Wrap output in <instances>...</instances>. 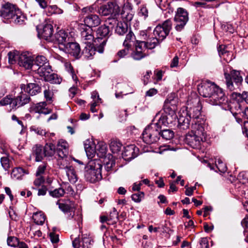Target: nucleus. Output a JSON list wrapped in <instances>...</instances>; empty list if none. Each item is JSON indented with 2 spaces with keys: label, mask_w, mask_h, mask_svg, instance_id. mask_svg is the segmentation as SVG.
I'll return each instance as SVG.
<instances>
[{
  "label": "nucleus",
  "mask_w": 248,
  "mask_h": 248,
  "mask_svg": "<svg viewBox=\"0 0 248 248\" xmlns=\"http://www.w3.org/2000/svg\"><path fill=\"white\" fill-rule=\"evenodd\" d=\"M160 131L156 124H151L142 133L143 141L149 144L157 142L160 137Z\"/></svg>",
  "instance_id": "8"
},
{
  "label": "nucleus",
  "mask_w": 248,
  "mask_h": 248,
  "mask_svg": "<svg viewBox=\"0 0 248 248\" xmlns=\"http://www.w3.org/2000/svg\"><path fill=\"white\" fill-rule=\"evenodd\" d=\"M19 239L15 236H9L7 238V244L12 247H17Z\"/></svg>",
  "instance_id": "51"
},
{
  "label": "nucleus",
  "mask_w": 248,
  "mask_h": 248,
  "mask_svg": "<svg viewBox=\"0 0 248 248\" xmlns=\"http://www.w3.org/2000/svg\"><path fill=\"white\" fill-rule=\"evenodd\" d=\"M188 19V14L187 11L183 8H178L174 17L175 30L178 31L183 30Z\"/></svg>",
  "instance_id": "10"
},
{
  "label": "nucleus",
  "mask_w": 248,
  "mask_h": 248,
  "mask_svg": "<svg viewBox=\"0 0 248 248\" xmlns=\"http://www.w3.org/2000/svg\"><path fill=\"white\" fill-rule=\"evenodd\" d=\"M84 25L87 28H92L99 25L101 23V19L96 15L90 14L84 18Z\"/></svg>",
  "instance_id": "22"
},
{
  "label": "nucleus",
  "mask_w": 248,
  "mask_h": 248,
  "mask_svg": "<svg viewBox=\"0 0 248 248\" xmlns=\"http://www.w3.org/2000/svg\"><path fill=\"white\" fill-rule=\"evenodd\" d=\"M121 15L123 18L125 19L126 22L130 21L133 17L132 10L129 8H126L125 7L123 8Z\"/></svg>",
  "instance_id": "36"
},
{
  "label": "nucleus",
  "mask_w": 248,
  "mask_h": 248,
  "mask_svg": "<svg viewBox=\"0 0 248 248\" xmlns=\"http://www.w3.org/2000/svg\"><path fill=\"white\" fill-rule=\"evenodd\" d=\"M59 158L58 159V165L61 169L66 170L67 168L71 167L70 165L71 161L70 156L68 155V151L65 150L63 152H59L58 154Z\"/></svg>",
  "instance_id": "20"
},
{
  "label": "nucleus",
  "mask_w": 248,
  "mask_h": 248,
  "mask_svg": "<svg viewBox=\"0 0 248 248\" xmlns=\"http://www.w3.org/2000/svg\"><path fill=\"white\" fill-rule=\"evenodd\" d=\"M13 101H14V98L10 95H7L0 100V104L1 106L10 105L11 108V110H12L13 109Z\"/></svg>",
  "instance_id": "44"
},
{
  "label": "nucleus",
  "mask_w": 248,
  "mask_h": 248,
  "mask_svg": "<svg viewBox=\"0 0 248 248\" xmlns=\"http://www.w3.org/2000/svg\"><path fill=\"white\" fill-rule=\"evenodd\" d=\"M46 63H49L48 62L46 58L44 56H37L34 61L35 65L38 66V67L43 66L46 64Z\"/></svg>",
  "instance_id": "40"
},
{
  "label": "nucleus",
  "mask_w": 248,
  "mask_h": 248,
  "mask_svg": "<svg viewBox=\"0 0 248 248\" xmlns=\"http://www.w3.org/2000/svg\"><path fill=\"white\" fill-rule=\"evenodd\" d=\"M46 163H43V164L40 165L38 167V168H37V170H36V176H42L41 175L43 174L45 172V171L46 170Z\"/></svg>",
  "instance_id": "57"
},
{
  "label": "nucleus",
  "mask_w": 248,
  "mask_h": 248,
  "mask_svg": "<svg viewBox=\"0 0 248 248\" xmlns=\"http://www.w3.org/2000/svg\"><path fill=\"white\" fill-rule=\"evenodd\" d=\"M24 91L30 95L34 96L41 92V87L36 83H30L25 86Z\"/></svg>",
  "instance_id": "26"
},
{
  "label": "nucleus",
  "mask_w": 248,
  "mask_h": 248,
  "mask_svg": "<svg viewBox=\"0 0 248 248\" xmlns=\"http://www.w3.org/2000/svg\"><path fill=\"white\" fill-rule=\"evenodd\" d=\"M160 136L164 139L170 140L174 136V132L170 129L161 130Z\"/></svg>",
  "instance_id": "41"
},
{
  "label": "nucleus",
  "mask_w": 248,
  "mask_h": 248,
  "mask_svg": "<svg viewBox=\"0 0 248 248\" xmlns=\"http://www.w3.org/2000/svg\"><path fill=\"white\" fill-rule=\"evenodd\" d=\"M118 22L119 21L115 18H108L104 24L107 26H108L109 28V30L111 31L114 27L117 26Z\"/></svg>",
  "instance_id": "50"
},
{
  "label": "nucleus",
  "mask_w": 248,
  "mask_h": 248,
  "mask_svg": "<svg viewBox=\"0 0 248 248\" xmlns=\"http://www.w3.org/2000/svg\"><path fill=\"white\" fill-rule=\"evenodd\" d=\"M27 173L26 171L22 168H16L13 170L11 173V177L15 179H21L22 177Z\"/></svg>",
  "instance_id": "33"
},
{
  "label": "nucleus",
  "mask_w": 248,
  "mask_h": 248,
  "mask_svg": "<svg viewBox=\"0 0 248 248\" xmlns=\"http://www.w3.org/2000/svg\"><path fill=\"white\" fill-rule=\"evenodd\" d=\"M156 5L162 10L170 7V3L168 0H155Z\"/></svg>",
  "instance_id": "48"
},
{
  "label": "nucleus",
  "mask_w": 248,
  "mask_h": 248,
  "mask_svg": "<svg viewBox=\"0 0 248 248\" xmlns=\"http://www.w3.org/2000/svg\"><path fill=\"white\" fill-rule=\"evenodd\" d=\"M60 49L73 56L76 59H79L81 56V49L79 44L72 41H69Z\"/></svg>",
  "instance_id": "15"
},
{
  "label": "nucleus",
  "mask_w": 248,
  "mask_h": 248,
  "mask_svg": "<svg viewBox=\"0 0 248 248\" xmlns=\"http://www.w3.org/2000/svg\"><path fill=\"white\" fill-rule=\"evenodd\" d=\"M108 217L110 221V222L108 223V224H114L117 223L118 220V213L115 208H113V211L110 212Z\"/></svg>",
  "instance_id": "43"
},
{
  "label": "nucleus",
  "mask_w": 248,
  "mask_h": 248,
  "mask_svg": "<svg viewBox=\"0 0 248 248\" xmlns=\"http://www.w3.org/2000/svg\"><path fill=\"white\" fill-rule=\"evenodd\" d=\"M45 156L43 146L40 145H35L32 148L30 159L34 158L36 162H40L43 160Z\"/></svg>",
  "instance_id": "23"
},
{
  "label": "nucleus",
  "mask_w": 248,
  "mask_h": 248,
  "mask_svg": "<svg viewBox=\"0 0 248 248\" xmlns=\"http://www.w3.org/2000/svg\"><path fill=\"white\" fill-rule=\"evenodd\" d=\"M49 236L51 240V241L53 243H57L59 242V235L56 234L53 232H50L49 233Z\"/></svg>",
  "instance_id": "64"
},
{
  "label": "nucleus",
  "mask_w": 248,
  "mask_h": 248,
  "mask_svg": "<svg viewBox=\"0 0 248 248\" xmlns=\"http://www.w3.org/2000/svg\"><path fill=\"white\" fill-rule=\"evenodd\" d=\"M47 190L48 189L46 186L44 185L42 186L41 187L38 189L37 195L38 196L46 195Z\"/></svg>",
  "instance_id": "61"
},
{
  "label": "nucleus",
  "mask_w": 248,
  "mask_h": 248,
  "mask_svg": "<svg viewBox=\"0 0 248 248\" xmlns=\"http://www.w3.org/2000/svg\"><path fill=\"white\" fill-rule=\"evenodd\" d=\"M1 166L5 170L9 168V159L7 157H2L0 159Z\"/></svg>",
  "instance_id": "58"
},
{
  "label": "nucleus",
  "mask_w": 248,
  "mask_h": 248,
  "mask_svg": "<svg viewBox=\"0 0 248 248\" xmlns=\"http://www.w3.org/2000/svg\"><path fill=\"white\" fill-rule=\"evenodd\" d=\"M198 101L197 105L193 108H190L187 112H186L188 116H191L193 119H198L201 116L202 106L200 104V101Z\"/></svg>",
  "instance_id": "27"
},
{
  "label": "nucleus",
  "mask_w": 248,
  "mask_h": 248,
  "mask_svg": "<svg viewBox=\"0 0 248 248\" xmlns=\"http://www.w3.org/2000/svg\"><path fill=\"white\" fill-rule=\"evenodd\" d=\"M138 151V148L135 145H130L125 148L123 155L127 157V159H133L137 156Z\"/></svg>",
  "instance_id": "28"
},
{
  "label": "nucleus",
  "mask_w": 248,
  "mask_h": 248,
  "mask_svg": "<svg viewBox=\"0 0 248 248\" xmlns=\"http://www.w3.org/2000/svg\"><path fill=\"white\" fill-rule=\"evenodd\" d=\"M37 73L47 82L52 84H60L62 78L57 74L52 73V69L49 63H46L43 66L38 67Z\"/></svg>",
  "instance_id": "9"
},
{
  "label": "nucleus",
  "mask_w": 248,
  "mask_h": 248,
  "mask_svg": "<svg viewBox=\"0 0 248 248\" xmlns=\"http://www.w3.org/2000/svg\"><path fill=\"white\" fill-rule=\"evenodd\" d=\"M106 44V40H103L97 46H94L93 44L86 45L81 55L82 54L86 59H92L96 51H98L100 53H102L104 52Z\"/></svg>",
  "instance_id": "12"
},
{
  "label": "nucleus",
  "mask_w": 248,
  "mask_h": 248,
  "mask_svg": "<svg viewBox=\"0 0 248 248\" xmlns=\"http://www.w3.org/2000/svg\"><path fill=\"white\" fill-rule=\"evenodd\" d=\"M157 40L150 39V41H137L135 49L131 53L132 58L135 60L139 61L148 56V49H152L156 46Z\"/></svg>",
  "instance_id": "4"
},
{
  "label": "nucleus",
  "mask_w": 248,
  "mask_h": 248,
  "mask_svg": "<svg viewBox=\"0 0 248 248\" xmlns=\"http://www.w3.org/2000/svg\"><path fill=\"white\" fill-rule=\"evenodd\" d=\"M53 40L51 42L59 45L60 48L64 46L69 41H72L73 38L69 32L61 30L54 34Z\"/></svg>",
  "instance_id": "13"
},
{
  "label": "nucleus",
  "mask_w": 248,
  "mask_h": 248,
  "mask_svg": "<svg viewBox=\"0 0 248 248\" xmlns=\"http://www.w3.org/2000/svg\"><path fill=\"white\" fill-rule=\"evenodd\" d=\"M144 193L140 192L139 193H135L132 195L131 198L135 202H140L141 201V198L144 197Z\"/></svg>",
  "instance_id": "55"
},
{
  "label": "nucleus",
  "mask_w": 248,
  "mask_h": 248,
  "mask_svg": "<svg viewBox=\"0 0 248 248\" xmlns=\"http://www.w3.org/2000/svg\"><path fill=\"white\" fill-rule=\"evenodd\" d=\"M129 47H125V48L119 50L117 54V56L120 58L124 57L128 54L129 51Z\"/></svg>",
  "instance_id": "63"
},
{
  "label": "nucleus",
  "mask_w": 248,
  "mask_h": 248,
  "mask_svg": "<svg viewBox=\"0 0 248 248\" xmlns=\"http://www.w3.org/2000/svg\"><path fill=\"white\" fill-rule=\"evenodd\" d=\"M172 25L171 20L168 19L156 26L154 30L155 37L152 39H155L157 40L156 46L169 35L172 29Z\"/></svg>",
  "instance_id": "7"
},
{
  "label": "nucleus",
  "mask_w": 248,
  "mask_h": 248,
  "mask_svg": "<svg viewBox=\"0 0 248 248\" xmlns=\"http://www.w3.org/2000/svg\"><path fill=\"white\" fill-rule=\"evenodd\" d=\"M64 66L67 71L70 74L73 79L75 81L78 80V78L75 73L73 68L71 65V64L69 62H65Z\"/></svg>",
  "instance_id": "46"
},
{
  "label": "nucleus",
  "mask_w": 248,
  "mask_h": 248,
  "mask_svg": "<svg viewBox=\"0 0 248 248\" xmlns=\"http://www.w3.org/2000/svg\"><path fill=\"white\" fill-rule=\"evenodd\" d=\"M85 150L88 158H93L96 153V146L93 145V146L86 145Z\"/></svg>",
  "instance_id": "42"
},
{
  "label": "nucleus",
  "mask_w": 248,
  "mask_h": 248,
  "mask_svg": "<svg viewBox=\"0 0 248 248\" xmlns=\"http://www.w3.org/2000/svg\"><path fill=\"white\" fill-rule=\"evenodd\" d=\"M43 88L44 97L46 101L52 102L54 95L52 87L46 84L44 85Z\"/></svg>",
  "instance_id": "29"
},
{
  "label": "nucleus",
  "mask_w": 248,
  "mask_h": 248,
  "mask_svg": "<svg viewBox=\"0 0 248 248\" xmlns=\"http://www.w3.org/2000/svg\"><path fill=\"white\" fill-rule=\"evenodd\" d=\"M79 228V233H81V241L80 240L79 235L76 237L73 241L72 244L74 248H79L82 247V248H89L91 245L92 239L88 234H83L81 230L82 228L78 224Z\"/></svg>",
  "instance_id": "14"
},
{
  "label": "nucleus",
  "mask_w": 248,
  "mask_h": 248,
  "mask_svg": "<svg viewBox=\"0 0 248 248\" xmlns=\"http://www.w3.org/2000/svg\"><path fill=\"white\" fill-rule=\"evenodd\" d=\"M37 29L38 30V36L40 37L48 42H51L53 41L54 37V35H53V28L51 24H46L40 29L38 27H37Z\"/></svg>",
  "instance_id": "16"
},
{
  "label": "nucleus",
  "mask_w": 248,
  "mask_h": 248,
  "mask_svg": "<svg viewBox=\"0 0 248 248\" xmlns=\"http://www.w3.org/2000/svg\"><path fill=\"white\" fill-rule=\"evenodd\" d=\"M206 136L202 124L195 121L192 124L191 131L186 135V142L192 148L198 149L201 143L205 140Z\"/></svg>",
  "instance_id": "2"
},
{
  "label": "nucleus",
  "mask_w": 248,
  "mask_h": 248,
  "mask_svg": "<svg viewBox=\"0 0 248 248\" xmlns=\"http://www.w3.org/2000/svg\"><path fill=\"white\" fill-rule=\"evenodd\" d=\"M165 114L162 115L157 120V122L152 123L156 124L158 128L161 130L162 125L167 126L171 124L173 120L175 119L176 115L174 110L167 106L164 108Z\"/></svg>",
  "instance_id": "11"
},
{
  "label": "nucleus",
  "mask_w": 248,
  "mask_h": 248,
  "mask_svg": "<svg viewBox=\"0 0 248 248\" xmlns=\"http://www.w3.org/2000/svg\"><path fill=\"white\" fill-rule=\"evenodd\" d=\"M31 100L29 95L23 93H20L16 97L14 98L13 109L16 110L17 108L28 104Z\"/></svg>",
  "instance_id": "19"
},
{
  "label": "nucleus",
  "mask_w": 248,
  "mask_h": 248,
  "mask_svg": "<svg viewBox=\"0 0 248 248\" xmlns=\"http://www.w3.org/2000/svg\"><path fill=\"white\" fill-rule=\"evenodd\" d=\"M119 7L115 2H108L98 8L97 13L100 15L106 16L119 12Z\"/></svg>",
  "instance_id": "17"
},
{
  "label": "nucleus",
  "mask_w": 248,
  "mask_h": 248,
  "mask_svg": "<svg viewBox=\"0 0 248 248\" xmlns=\"http://www.w3.org/2000/svg\"><path fill=\"white\" fill-rule=\"evenodd\" d=\"M128 30L127 24L125 22H118L115 29L116 32L121 35L126 33Z\"/></svg>",
  "instance_id": "35"
},
{
  "label": "nucleus",
  "mask_w": 248,
  "mask_h": 248,
  "mask_svg": "<svg viewBox=\"0 0 248 248\" xmlns=\"http://www.w3.org/2000/svg\"><path fill=\"white\" fill-rule=\"evenodd\" d=\"M34 60L28 53H23L19 56L18 63L21 67L26 69H31L33 66Z\"/></svg>",
  "instance_id": "18"
},
{
  "label": "nucleus",
  "mask_w": 248,
  "mask_h": 248,
  "mask_svg": "<svg viewBox=\"0 0 248 248\" xmlns=\"http://www.w3.org/2000/svg\"><path fill=\"white\" fill-rule=\"evenodd\" d=\"M0 15L2 18L11 19L16 24H21L24 19V16L22 14L21 11L15 5L8 3L2 7L0 11Z\"/></svg>",
  "instance_id": "5"
},
{
  "label": "nucleus",
  "mask_w": 248,
  "mask_h": 248,
  "mask_svg": "<svg viewBox=\"0 0 248 248\" xmlns=\"http://www.w3.org/2000/svg\"><path fill=\"white\" fill-rule=\"evenodd\" d=\"M37 177V178H36L33 182V184L36 186H40L42 184L44 183L45 178L42 176Z\"/></svg>",
  "instance_id": "59"
},
{
  "label": "nucleus",
  "mask_w": 248,
  "mask_h": 248,
  "mask_svg": "<svg viewBox=\"0 0 248 248\" xmlns=\"http://www.w3.org/2000/svg\"><path fill=\"white\" fill-rule=\"evenodd\" d=\"M111 31L108 26L103 24L97 28L96 32L98 39L105 38L104 40H106L107 41V38L111 34Z\"/></svg>",
  "instance_id": "25"
},
{
  "label": "nucleus",
  "mask_w": 248,
  "mask_h": 248,
  "mask_svg": "<svg viewBox=\"0 0 248 248\" xmlns=\"http://www.w3.org/2000/svg\"><path fill=\"white\" fill-rule=\"evenodd\" d=\"M59 207L64 213H68L71 210V206L66 203H60Z\"/></svg>",
  "instance_id": "56"
},
{
  "label": "nucleus",
  "mask_w": 248,
  "mask_h": 248,
  "mask_svg": "<svg viewBox=\"0 0 248 248\" xmlns=\"http://www.w3.org/2000/svg\"><path fill=\"white\" fill-rule=\"evenodd\" d=\"M102 168L99 160L90 161L85 167L84 176L86 181L94 183L101 180L102 178Z\"/></svg>",
  "instance_id": "3"
},
{
  "label": "nucleus",
  "mask_w": 248,
  "mask_h": 248,
  "mask_svg": "<svg viewBox=\"0 0 248 248\" xmlns=\"http://www.w3.org/2000/svg\"><path fill=\"white\" fill-rule=\"evenodd\" d=\"M96 154L99 157L103 158L106 157L107 152V145L103 142L98 143L96 146Z\"/></svg>",
  "instance_id": "30"
},
{
  "label": "nucleus",
  "mask_w": 248,
  "mask_h": 248,
  "mask_svg": "<svg viewBox=\"0 0 248 248\" xmlns=\"http://www.w3.org/2000/svg\"><path fill=\"white\" fill-rule=\"evenodd\" d=\"M199 94L207 98L206 101L212 105H221L227 102V99L221 88L209 80L202 81L198 86Z\"/></svg>",
  "instance_id": "1"
},
{
  "label": "nucleus",
  "mask_w": 248,
  "mask_h": 248,
  "mask_svg": "<svg viewBox=\"0 0 248 248\" xmlns=\"http://www.w3.org/2000/svg\"><path fill=\"white\" fill-rule=\"evenodd\" d=\"M200 248H209L208 239L206 237L202 238L200 241Z\"/></svg>",
  "instance_id": "62"
},
{
  "label": "nucleus",
  "mask_w": 248,
  "mask_h": 248,
  "mask_svg": "<svg viewBox=\"0 0 248 248\" xmlns=\"http://www.w3.org/2000/svg\"><path fill=\"white\" fill-rule=\"evenodd\" d=\"M151 30V28L149 27L147 30L140 31L139 33L140 38L141 39L147 40L146 41H150V39L151 38L149 37V31H150Z\"/></svg>",
  "instance_id": "53"
},
{
  "label": "nucleus",
  "mask_w": 248,
  "mask_h": 248,
  "mask_svg": "<svg viewBox=\"0 0 248 248\" xmlns=\"http://www.w3.org/2000/svg\"><path fill=\"white\" fill-rule=\"evenodd\" d=\"M65 170L69 182L72 184L75 183L78 181V177L73 167L67 168Z\"/></svg>",
  "instance_id": "32"
},
{
  "label": "nucleus",
  "mask_w": 248,
  "mask_h": 248,
  "mask_svg": "<svg viewBox=\"0 0 248 248\" xmlns=\"http://www.w3.org/2000/svg\"><path fill=\"white\" fill-rule=\"evenodd\" d=\"M45 8V12L47 16H50L53 14H55V5H47Z\"/></svg>",
  "instance_id": "60"
},
{
  "label": "nucleus",
  "mask_w": 248,
  "mask_h": 248,
  "mask_svg": "<svg viewBox=\"0 0 248 248\" xmlns=\"http://www.w3.org/2000/svg\"><path fill=\"white\" fill-rule=\"evenodd\" d=\"M191 116H188L186 113L179 115L178 118V126L180 129L186 130L189 128Z\"/></svg>",
  "instance_id": "24"
},
{
  "label": "nucleus",
  "mask_w": 248,
  "mask_h": 248,
  "mask_svg": "<svg viewBox=\"0 0 248 248\" xmlns=\"http://www.w3.org/2000/svg\"><path fill=\"white\" fill-rule=\"evenodd\" d=\"M9 62L11 64H14L17 59L18 60L19 56L17 52L10 51L8 54Z\"/></svg>",
  "instance_id": "52"
},
{
  "label": "nucleus",
  "mask_w": 248,
  "mask_h": 248,
  "mask_svg": "<svg viewBox=\"0 0 248 248\" xmlns=\"http://www.w3.org/2000/svg\"><path fill=\"white\" fill-rule=\"evenodd\" d=\"M46 106L47 103L46 101L34 104L30 107V111L31 113H37L45 115L50 114L51 113L52 110L46 108Z\"/></svg>",
  "instance_id": "21"
},
{
  "label": "nucleus",
  "mask_w": 248,
  "mask_h": 248,
  "mask_svg": "<svg viewBox=\"0 0 248 248\" xmlns=\"http://www.w3.org/2000/svg\"><path fill=\"white\" fill-rule=\"evenodd\" d=\"M95 11L97 12V5L96 4H93L90 6L84 7L82 9V12L84 13H94Z\"/></svg>",
  "instance_id": "54"
},
{
  "label": "nucleus",
  "mask_w": 248,
  "mask_h": 248,
  "mask_svg": "<svg viewBox=\"0 0 248 248\" xmlns=\"http://www.w3.org/2000/svg\"><path fill=\"white\" fill-rule=\"evenodd\" d=\"M89 31L90 32L88 36H85V37H81L82 41L85 45L92 44V43L94 38L93 35V30L91 28H89Z\"/></svg>",
  "instance_id": "45"
},
{
  "label": "nucleus",
  "mask_w": 248,
  "mask_h": 248,
  "mask_svg": "<svg viewBox=\"0 0 248 248\" xmlns=\"http://www.w3.org/2000/svg\"><path fill=\"white\" fill-rule=\"evenodd\" d=\"M64 150L68 151V144L65 141L61 140L58 142L57 144L56 151L57 154H59V152H63Z\"/></svg>",
  "instance_id": "39"
},
{
  "label": "nucleus",
  "mask_w": 248,
  "mask_h": 248,
  "mask_svg": "<svg viewBox=\"0 0 248 248\" xmlns=\"http://www.w3.org/2000/svg\"><path fill=\"white\" fill-rule=\"evenodd\" d=\"M216 166L218 170L221 172L224 173L227 170L226 164L220 159H218L217 161H216Z\"/></svg>",
  "instance_id": "47"
},
{
  "label": "nucleus",
  "mask_w": 248,
  "mask_h": 248,
  "mask_svg": "<svg viewBox=\"0 0 248 248\" xmlns=\"http://www.w3.org/2000/svg\"><path fill=\"white\" fill-rule=\"evenodd\" d=\"M32 219L35 224L42 225L44 224L46 217L43 212H39L33 214Z\"/></svg>",
  "instance_id": "34"
},
{
  "label": "nucleus",
  "mask_w": 248,
  "mask_h": 248,
  "mask_svg": "<svg viewBox=\"0 0 248 248\" xmlns=\"http://www.w3.org/2000/svg\"><path fill=\"white\" fill-rule=\"evenodd\" d=\"M122 144L119 141L113 140L111 141L109 145L110 149L114 153H117L120 151L122 147Z\"/></svg>",
  "instance_id": "37"
},
{
  "label": "nucleus",
  "mask_w": 248,
  "mask_h": 248,
  "mask_svg": "<svg viewBox=\"0 0 248 248\" xmlns=\"http://www.w3.org/2000/svg\"><path fill=\"white\" fill-rule=\"evenodd\" d=\"M43 149L45 156H51L56 151V146L52 143H46Z\"/></svg>",
  "instance_id": "31"
},
{
  "label": "nucleus",
  "mask_w": 248,
  "mask_h": 248,
  "mask_svg": "<svg viewBox=\"0 0 248 248\" xmlns=\"http://www.w3.org/2000/svg\"><path fill=\"white\" fill-rule=\"evenodd\" d=\"M224 76L227 88L231 91L238 89L243 81L239 72L235 70H232L229 73L225 70Z\"/></svg>",
  "instance_id": "6"
},
{
  "label": "nucleus",
  "mask_w": 248,
  "mask_h": 248,
  "mask_svg": "<svg viewBox=\"0 0 248 248\" xmlns=\"http://www.w3.org/2000/svg\"><path fill=\"white\" fill-rule=\"evenodd\" d=\"M65 191L63 187L56 188L54 190L49 191V195L54 198H60L62 197L65 193Z\"/></svg>",
  "instance_id": "38"
},
{
  "label": "nucleus",
  "mask_w": 248,
  "mask_h": 248,
  "mask_svg": "<svg viewBox=\"0 0 248 248\" xmlns=\"http://www.w3.org/2000/svg\"><path fill=\"white\" fill-rule=\"evenodd\" d=\"M134 37V33L131 31H129L126 36L125 40L123 43L124 46L127 47H130L131 45L129 43L132 40Z\"/></svg>",
  "instance_id": "49"
}]
</instances>
